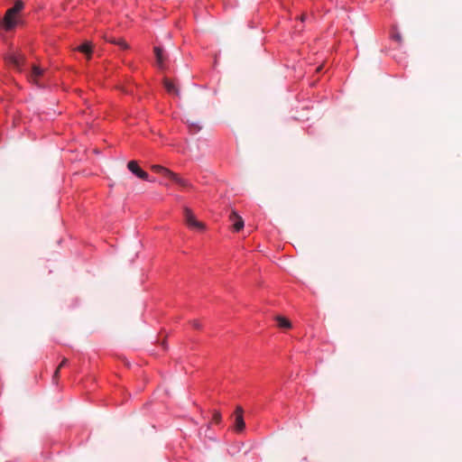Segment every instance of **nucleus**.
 <instances>
[{
  "mask_svg": "<svg viewBox=\"0 0 462 462\" xmlns=\"http://www.w3.org/2000/svg\"><path fill=\"white\" fill-rule=\"evenodd\" d=\"M108 42H112V43H115L118 46H120L121 48L123 49H127L128 48V44L125 42V40L123 39H118V40H116V39H107Z\"/></svg>",
  "mask_w": 462,
  "mask_h": 462,
  "instance_id": "obj_15",
  "label": "nucleus"
},
{
  "mask_svg": "<svg viewBox=\"0 0 462 462\" xmlns=\"http://www.w3.org/2000/svg\"><path fill=\"white\" fill-rule=\"evenodd\" d=\"M68 364V359L67 358H63L61 363L59 365V366L56 368L54 374H53V376H52V380L54 383H57L59 378H60V369L65 366L66 365Z\"/></svg>",
  "mask_w": 462,
  "mask_h": 462,
  "instance_id": "obj_14",
  "label": "nucleus"
},
{
  "mask_svg": "<svg viewBox=\"0 0 462 462\" xmlns=\"http://www.w3.org/2000/svg\"><path fill=\"white\" fill-rule=\"evenodd\" d=\"M163 85L168 93L179 96V89L171 79L164 78Z\"/></svg>",
  "mask_w": 462,
  "mask_h": 462,
  "instance_id": "obj_9",
  "label": "nucleus"
},
{
  "mask_svg": "<svg viewBox=\"0 0 462 462\" xmlns=\"http://www.w3.org/2000/svg\"><path fill=\"white\" fill-rule=\"evenodd\" d=\"M170 180H173L174 182H176L177 184H179L180 186L183 187V188H189L191 185L188 182V180L180 178L178 174H176L175 172L172 171L171 177L169 178Z\"/></svg>",
  "mask_w": 462,
  "mask_h": 462,
  "instance_id": "obj_11",
  "label": "nucleus"
},
{
  "mask_svg": "<svg viewBox=\"0 0 462 462\" xmlns=\"http://www.w3.org/2000/svg\"><path fill=\"white\" fill-rule=\"evenodd\" d=\"M221 420H222V417H221V413L218 411H215L213 412V418H212V420L218 424L221 422Z\"/></svg>",
  "mask_w": 462,
  "mask_h": 462,
  "instance_id": "obj_16",
  "label": "nucleus"
},
{
  "mask_svg": "<svg viewBox=\"0 0 462 462\" xmlns=\"http://www.w3.org/2000/svg\"><path fill=\"white\" fill-rule=\"evenodd\" d=\"M192 326L195 328H200V324L198 320H193L192 321Z\"/></svg>",
  "mask_w": 462,
  "mask_h": 462,
  "instance_id": "obj_18",
  "label": "nucleus"
},
{
  "mask_svg": "<svg viewBox=\"0 0 462 462\" xmlns=\"http://www.w3.org/2000/svg\"><path fill=\"white\" fill-rule=\"evenodd\" d=\"M45 70L37 65H32L31 71L27 74L28 79L38 86L41 85V79L44 76Z\"/></svg>",
  "mask_w": 462,
  "mask_h": 462,
  "instance_id": "obj_3",
  "label": "nucleus"
},
{
  "mask_svg": "<svg viewBox=\"0 0 462 462\" xmlns=\"http://www.w3.org/2000/svg\"><path fill=\"white\" fill-rule=\"evenodd\" d=\"M305 17H306V16H305L304 14H303V15H301V16H300V20H301V21H304V20H305Z\"/></svg>",
  "mask_w": 462,
  "mask_h": 462,
  "instance_id": "obj_20",
  "label": "nucleus"
},
{
  "mask_svg": "<svg viewBox=\"0 0 462 462\" xmlns=\"http://www.w3.org/2000/svg\"><path fill=\"white\" fill-rule=\"evenodd\" d=\"M243 408L237 406L235 411V421H234V429L237 432H242L245 428V423L243 417Z\"/></svg>",
  "mask_w": 462,
  "mask_h": 462,
  "instance_id": "obj_5",
  "label": "nucleus"
},
{
  "mask_svg": "<svg viewBox=\"0 0 462 462\" xmlns=\"http://www.w3.org/2000/svg\"><path fill=\"white\" fill-rule=\"evenodd\" d=\"M151 169L152 171H153L154 172L156 173H159V174H162L167 178H170L172 171H170L169 169L162 166V165H158V164H153L151 166Z\"/></svg>",
  "mask_w": 462,
  "mask_h": 462,
  "instance_id": "obj_10",
  "label": "nucleus"
},
{
  "mask_svg": "<svg viewBox=\"0 0 462 462\" xmlns=\"http://www.w3.org/2000/svg\"><path fill=\"white\" fill-rule=\"evenodd\" d=\"M17 14L16 12L13 8H10L6 11V14L4 17V26L5 30H11L13 29L15 24V15Z\"/></svg>",
  "mask_w": 462,
  "mask_h": 462,
  "instance_id": "obj_6",
  "label": "nucleus"
},
{
  "mask_svg": "<svg viewBox=\"0 0 462 462\" xmlns=\"http://www.w3.org/2000/svg\"><path fill=\"white\" fill-rule=\"evenodd\" d=\"M229 220L233 223V228L236 232L240 231L244 227L243 218L234 210L229 215Z\"/></svg>",
  "mask_w": 462,
  "mask_h": 462,
  "instance_id": "obj_7",
  "label": "nucleus"
},
{
  "mask_svg": "<svg viewBox=\"0 0 462 462\" xmlns=\"http://www.w3.org/2000/svg\"><path fill=\"white\" fill-rule=\"evenodd\" d=\"M275 319L277 321V325L279 328H291V323L288 319H286L282 316H277L275 318Z\"/></svg>",
  "mask_w": 462,
  "mask_h": 462,
  "instance_id": "obj_13",
  "label": "nucleus"
},
{
  "mask_svg": "<svg viewBox=\"0 0 462 462\" xmlns=\"http://www.w3.org/2000/svg\"><path fill=\"white\" fill-rule=\"evenodd\" d=\"M5 60L8 65L13 66L16 70L20 72L23 71V65L26 61L24 54L21 52H10L5 56Z\"/></svg>",
  "mask_w": 462,
  "mask_h": 462,
  "instance_id": "obj_1",
  "label": "nucleus"
},
{
  "mask_svg": "<svg viewBox=\"0 0 462 462\" xmlns=\"http://www.w3.org/2000/svg\"><path fill=\"white\" fill-rule=\"evenodd\" d=\"M76 50L86 54L88 60L90 59L92 53V45L90 42H84L83 44L79 45Z\"/></svg>",
  "mask_w": 462,
  "mask_h": 462,
  "instance_id": "obj_12",
  "label": "nucleus"
},
{
  "mask_svg": "<svg viewBox=\"0 0 462 462\" xmlns=\"http://www.w3.org/2000/svg\"><path fill=\"white\" fill-rule=\"evenodd\" d=\"M153 51H154V54H155V57H156V64H157V66L161 69H164L165 56H164V53H163V50L161 47H154Z\"/></svg>",
  "mask_w": 462,
  "mask_h": 462,
  "instance_id": "obj_8",
  "label": "nucleus"
},
{
  "mask_svg": "<svg viewBox=\"0 0 462 462\" xmlns=\"http://www.w3.org/2000/svg\"><path fill=\"white\" fill-rule=\"evenodd\" d=\"M23 3L22 1H16L14 5L12 7L17 14L23 9Z\"/></svg>",
  "mask_w": 462,
  "mask_h": 462,
  "instance_id": "obj_17",
  "label": "nucleus"
},
{
  "mask_svg": "<svg viewBox=\"0 0 462 462\" xmlns=\"http://www.w3.org/2000/svg\"><path fill=\"white\" fill-rule=\"evenodd\" d=\"M184 217H185V222L189 228H193V229H197V230H200V231H203L205 229V225L202 222L196 219V217L190 208H184Z\"/></svg>",
  "mask_w": 462,
  "mask_h": 462,
  "instance_id": "obj_2",
  "label": "nucleus"
},
{
  "mask_svg": "<svg viewBox=\"0 0 462 462\" xmlns=\"http://www.w3.org/2000/svg\"><path fill=\"white\" fill-rule=\"evenodd\" d=\"M127 168L128 170L134 173V175H136L138 178L142 179V180H149V175L146 171H144L143 170H142L137 162L135 161H130L128 163H127ZM150 181H153V180H150Z\"/></svg>",
  "mask_w": 462,
  "mask_h": 462,
  "instance_id": "obj_4",
  "label": "nucleus"
},
{
  "mask_svg": "<svg viewBox=\"0 0 462 462\" xmlns=\"http://www.w3.org/2000/svg\"><path fill=\"white\" fill-rule=\"evenodd\" d=\"M393 38H394L396 41H398V42H401V41H402V37H401V35H400V34H396V35H394V36H393Z\"/></svg>",
  "mask_w": 462,
  "mask_h": 462,
  "instance_id": "obj_19",
  "label": "nucleus"
}]
</instances>
